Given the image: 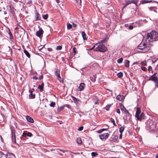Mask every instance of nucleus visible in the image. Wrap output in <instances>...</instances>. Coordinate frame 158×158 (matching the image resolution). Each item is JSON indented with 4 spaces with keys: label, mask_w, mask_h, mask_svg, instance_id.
I'll use <instances>...</instances> for the list:
<instances>
[{
    "label": "nucleus",
    "mask_w": 158,
    "mask_h": 158,
    "mask_svg": "<svg viewBox=\"0 0 158 158\" xmlns=\"http://www.w3.org/2000/svg\"><path fill=\"white\" fill-rule=\"evenodd\" d=\"M146 42L143 41L138 46L137 48L141 50L143 52H145L150 49L151 45L149 42L158 40V32L156 31H152L151 32L147 33L144 37Z\"/></svg>",
    "instance_id": "f257e3e1"
},
{
    "label": "nucleus",
    "mask_w": 158,
    "mask_h": 158,
    "mask_svg": "<svg viewBox=\"0 0 158 158\" xmlns=\"http://www.w3.org/2000/svg\"><path fill=\"white\" fill-rule=\"evenodd\" d=\"M155 119H148L147 122V129L149 132L154 131L156 127Z\"/></svg>",
    "instance_id": "f03ea898"
},
{
    "label": "nucleus",
    "mask_w": 158,
    "mask_h": 158,
    "mask_svg": "<svg viewBox=\"0 0 158 158\" xmlns=\"http://www.w3.org/2000/svg\"><path fill=\"white\" fill-rule=\"evenodd\" d=\"M10 127L11 131V138L12 142L16 143V136L15 133L16 132L15 127L12 125L10 126Z\"/></svg>",
    "instance_id": "7ed1b4c3"
},
{
    "label": "nucleus",
    "mask_w": 158,
    "mask_h": 158,
    "mask_svg": "<svg viewBox=\"0 0 158 158\" xmlns=\"http://www.w3.org/2000/svg\"><path fill=\"white\" fill-rule=\"evenodd\" d=\"M107 49L106 47L103 44H100L96 48V51L102 52H106Z\"/></svg>",
    "instance_id": "20e7f679"
},
{
    "label": "nucleus",
    "mask_w": 158,
    "mask_h": 158,
    "mask_svg": "<svg viewBox=\"0 0 158 158\" xmlns=\"http://www.w3.org/2000/svg\"><path fill=\"white\" fill-rule=\"evenodd\" d=\"M156 73H155L149 79V80L153 81L156 85L158 84V77L156 76Z\"/></svg>",
    "instance_id": "39448f33"
},
{
    "label": "nucleus",
    "mask_w": 158,
    "mask_h": 158,
    "mask_svg": "<svg viewBox=\"0 0 158 158\" xmlns=\"http://www.w3.org/2000/svg\"><path fill=\"white\" fill-rule=\"evenodd\" d=\"M18 35H19V37L22 38V41H23V36L25 35V30L21 28L20 30H18Z\"/></svg>",
    "instance_id": "423d86ee"
},
{
    "label": "nucleus",
    "mask_w": 158,
    "mask_h": 158,
    "mask_svg": "<svg viewBox=\"0 0 158 158\" xmlns=\"http://www.w3.org/2000/svg\"><path fill=\"white\" fill-rule=\"evenodd\" d=\"M2 158H16V157L13 153L8 152Z\"/></svg>",
    "instance_id": "0eeeda50"
},
{
    "label": "nucleus",
    "mask_w": 158,
    "mask_h": 158,
    "mask_svg": "<svg viewBox=\"0 0 158 158\" xmlns=\"http://www.w3.org/2000/svg\"><path fill=\"white\" fill-rule=\"evenodd\" d=\"M72 98L73 100L75 103L76 104L77 106H79L81 103V100L79 99H77L75 97L73 96H72Z\"/></svg>",
    "instance_id": "6e6552de"
},
{
    "label": "nucleus",
    "mask_w": 158,
    "mask_h": 158,
    "mask_svg": "<svg viewBox=\"0 0 158 158\" xmlns=\"http://www.w3.org/2000/svg\"><path fill=\"white\" fill-rule=\"evenodd\" d=\"M108 133H104L102 135H99V137L101 139L103 140L104 139H107L109 136Z\"/></svg>",
    "instance_id": "1a4fd4ad"
},
{
    "label": "nucleus",
    "mask_w": 158,
    "mask_h": 158,
    "mask_svg": "<svg viewBox=\"0 0 158 158\" xmlns=\"http://www.w3.org/2000/svg\"><path fill=\"white\" fill-rule=\"evenodd\" d=\"M85 86V85L84 83H81L78 89V90L80 91L83 90Z\"/></svg>",
    "instance_id": "9d476101"
},
{
    "label": "nucleus",
    "mask_w": 158,
    "mask_h": 158,
    "mask_svg": "<svg viewBox=\"0 0 158 158\" xmlns=\"http://www.w3.org/2000/svg\"><path fill=\"white\" fill-rule=\"evenodd\" d=\"M40 14L37 11V10L35 11V21L40 20H41V17H40Z\"/></svg>",
    "instance_id": "9b49d317"
},
{
    "label": "nucleus",
    "mask_w": 158,
    "mask_h": 158,
    "mask_svg": "<svg viewBox=\"0 0 158 158\" xmlns=\"http://www.w3.org/2000/svg\"><path fill=\"white\" fill-rule=\"evenodd\" d=\"M141 113L140 109L139 108L137 107V108L136 114L135 115V117L137 118H139V115Z\"/></svg>",
    "instance_id": "f8f14e48"
},
{
    "label": "nucleus",
    "mask_w": 158,
    "mask_h": 158,
    "mask_svg": "<svg viewBox=\"0 0 158 158\" xmlns=\"http://www.w3.org/2000/svg\"><path fill=\"white\" fill-rule=\"evenodd\" d=\"M44 31L42 29H40L38 31H37L36 33V35L39 37H40L41 35H42Z\"/></svg>",
    "instance_id": "ddd939ff"
},
{
    "label": "nucleus",
    "mask_w": 158,
    "mask_h": 158,
    "mask_svg": "<svg viewBox=\"0 0 158 158\" xmlns=\"http://www.w3.org/2000/svg\"><path fill=\"white\" fill-rule=\"evenodd\" d=\"M119 105L121 110L123 112H124V113H125L126 112H127V110L123 106V105L122 104V103H120Z\"/></svg>",
    "instance_id": "4468645a"
},
{
    "label": "nucleus",
    "mask_w": 158,
    "mask_h": 158,
    "mask_svg": "<svg viewBox=\"0 0 158 158\" xmlns=\"http://www.w3.org/2000/svg\"><path fill=\"white\" fill-rule=\"evenodd\" d=\"M8 34L9 35V39L10 41L12 42H14V37L12 34L10 29H9L8 31Z\"/></svg>",
    "instance_id": "2eb2a0df"
},
{
    "label": "nucleus",
    "mask_w": 158,
    "mask_h": 158,
    "mask_svg": "<svg viewBox=\"0 0 158 158\" xmlns=\"http://www.w3.org/2000/svg\"><path fill=\"white\" fill-rule=\"evenodd\" d=\"M116 98L117 100L119 101H122L124 99L125 97L123 95H118L117 96Z\"/></svg>",
    "instance_id": "dca6fc26"
},
{
    "label": "nucleus",
    "mask_w": 158,
    "mask_h": 158,
    "mask_svg": "<svg viewBox=\"0 0 158 158\" xmlns=\"http://www.w3.org/2000/svg\"><path fill=\"white\" fill-rule=\"evenodd\" d=\"M153 2L152 0H142L140 2V4H144L148 3H153Z\"/></svg>",
    "instance_id": "f3484780"
},
{
    "label": "nucleus",
    "mask_w": 158,
    "mask_h": 158,
    "mask_svg": "<svg viewBox=\"0 0 158 158\" xmlns=\"http://www.w3.org/2000/svg\"><path fill=\"white\" fill-rule=\"evenodd\" d=\"M118 138V135H115L113 137H111L109 140L111 142H115Z\"/></svg>",
    "instance_id": "a211bd4d"
},
{
    "label": "nucleus",
    "mask_w": 158,
    "mask_h": 158,
    "mask_svg": "<svg viewBox=\"0 0 158 158\" xmlns=\"http://www.w3.org/2000/svg\"><path fill=\"white\" fill-rule=\"evenodd\" d=\"M29 92L30 93V94L29 95V98L30 99H34L35 98V94H32L33 91H32L29 90Z\"/></svg>",
    "instance_id": "6ab92c4d"
},
{
    "label": "nucleus",
    "mask_w": 158,
    "mask_h": 158,
    "mask_svg": "<svg viewBox=\"0 0 158 158\" xmlns=\"http://www.w3.org/2000/svg\"><path fill=\"white\" fill-rule=\"evenodd\" d=\"M44 86V84L43 82L41 83V85H39L38 86V88L40 89V92H42L43 91Z\"/></svg>",
    "instance_id": "aec40b11"
},
{
    "label": "nucleus",
    "mask_w": 158,
    "mask_h": 158,
    "mask_svg": "<svg viewBox=\"0 0 158 158\" xmlns=\"http://www.w3.org/2000/svg\"><path fill=\"white\" fill-rule=\"evenodd\" d=\"M125 114H126V118H131V115L130 114L128 111L126 112Z\"/></svg>",
    "instance_id": "412c9836"
},
{
    "label": "nucleus",
    "mask_w": 158,
    "mask_h": 158,
    "mask_svg": "<svg viewBox=\"0 0 158 158\" xmlns=\"http://www.w3.org/2000/svg\"><path fill=\"white\" fill-rule=\"evenodd\" d=\"M133 0H125V4L127 6L128 5L132 3Z\"/></svg>",
    "instance_id": "4be33fe9"
},
{
    "label": "nucleus",
    "mask_w": 158,
    "mask_h": 158,
    "mask_svg": "<svg viewBox=\"0 0 158 158\" xmlns=\"http://www.w3.org/2000/svg\"><path fill=\"white\" fill-rule=\"evenodd\" d=\"M81 35L82 37L83 40H87V38L86 37V35L85 32L83 31L81 33Z\"/></svg>",
    "instance_id": "5701e85b"
},
{
    "label": "nucleus",
    "mask_w": 158,
    "mask_h": 158,
    "mask_svg": "<svg viewBox=\"0 0 158 158\" xmlns=\"http://www.w3.org/2000/svg\"><path fill=\"white\" fill-rule=\"evenodd\" d=\"M23 52L27 57L30 58V55L26 49L23 50Z\"/></svg>",
    "instance_id": "b1692460"
},
{
    "label": "nucleus",
    "mask_w": 158,
    "mask_h": 158,
    "mask_svg": "<svg viewBox=\"0 0 158 158\" xmlns=\"http://www.w3.org/2000/svg\"><path fill=\"white\" fill-rule=\"evenodd\" d=\"M90 78L91 81L93 82H94L96 81V76L95 75H94L93 77H90Z\"/></svg>",
    "instance_id": "393cba45"
},
{
    "label": "nucleus",
    "mask_w": 158,
    "mask_h": 158,
    "mask_svg": "<svg viewBox=\"0 0 158 158\" xmlns=\"http://www.w3.org/2000/svg\"><path fill=\"white\" fill-rule=\"evenodd\" d=\"M130 61L128 60H126L124 62V64L126 67H128L129 66Z\"/></svg>",
    "instance_id": "a878e982"
},
{
    "label": "nucleus",
    "mask_w": 158,
    "mask_h": 158,
    "mask_svg": "<svg viewBox=\"0 0 158 158\" xmlns=\"http://www.w3.org/2000/svg\"><path fill=\"white\" fill-rule=\"evenodd\" d=\"M123 76V73L122 72H120L117 74L118 77L119 78L122 77Z\"/></svg>",
    "instance_id": "bb28decb"
},
{
    "label": "nucleus",
    "mask_w": 158,
    "mask_h": 158,
    "mask_svg": "<svg viewBox=\"0 0 158 158\" xmlns=\"http://www.w3.org/2000/svg\"><path fill=\"white\" fill-rule=\"evenodd\" d=\"M77 142L78 144H81L82 143V141L81 138H78L77 139Z\"/></svg>",
    "instance_id": "cd10ccee"
},
{
    "label": "nucleus",
    "mask_w": 158,
    "mask_h": 158,
    "mask_svg": "<svg viewBox=\"0 0 158 158\" xmlns=\"http://www.w3.org/2000/svg\"><path fill=\"white\" fill-rule=\"evenodd\" d=\"M124 130V128L123 127H120L119 129V131L120 133L122 134Z\"/></svg>",
    "instance_id": "c85d7f7f"
},
{
    "label": "nucleus",
    "mask_w": 158,
    "mask_h": 158,
    "mask_svg": "<svg viewBox=\"0 0 158 158\" xmlns=\"http://www.w3.org/2000/svg\"><path fill=\"white\" fill-rule=\"evenodd\" d=\"M98 154L96 152H93L91 153V155L92 156L95 157L96 156H98Z\"/></svg>",
    "instance_id": "c756f323"
},
{
    "label": "nucleus",
    "mask_w": 158,
    "mask_h": 158,
    "mask_svg": "<svg viewBox=\"0 0 158 158\" xmlns=\"http://www.w3.org/2000/svg\"><path fill=\"white\" fill-rule=\"evenodd\" d=\"M55 75L57 76L60 75V70H58V69H56V70L55 72Z\"/></svg>",
    "instance_id": "7c9ffc66"
},
{
    "label": "nucleus",
    "mask_w": 158,
    "mask_h": 158,
    "mask_svg": "<svg viewBox=\"0 0 158 158\" xmlns=\"http://www.w3.org/2000/svg\"><path fill=\"white\" fill-rule=\"evenodd\" d=\"M22 136L23 137H25L27 139H28V138H27V133L25 132L24 131L23 132V133Z\"/></svg>",
    "instance_id": "2f4dec72"
},
{
    "label": "nucleus",
    "mask_w": 158,
    "mask_h": 158,
    "mask_svg": "<svg viewBox=\"0 0 158 158\" xmlns=\"http://www.w3.org/2000/svg\"><path fill=\"white\" fill-rule=\"evenodd\" d=\"M123 60V58H121L118 59L117 60V62L118 63L120 64L122 62Z\"/></svg>",
    "instance_id": "473e14b6"
},
{
    "label": "nucleus",
    "mask_w": 158,
    "mask_h": 158,
    "mask_svg": "<svg viewBox=\"0 0 158 158\" xmlns=\"http://www.w3.org/2000/svg\"><path fill=\"white\" fill-rule=\"evenodd\" d=\"M76 2L78 5H81V0H76Z\"/></svg>",
    "instance_id": "72a5a7b5"
},
{
    "label": "nucleus",
    "mask_w": 158,
    "mask_h": 158,
    "mask_svg": "<svg viewBox=\"0 0 158 158\" xmlns=\"http://www.w3.org/2000/svg\"><path fill=\"white\" fill-rule=\"evenodd\" d=\"M56 105V103L54 102H52L50 104V106L52 107H54Z\"/></svg>",
    "instance_id": "f704fd0d"
},
{
    "label": "nucleus",
    "mask_w": 158,
    "mask_h": 158,
    "mask_svg": "<svg viewBox=\"0 0 158 158\" xmlns=\"http://www.w3.org/2000/svg\"><path fill=\"white\" fill-rule=\"evenodd\" d=\"M64 106L60 107L58 108L57 109V111L58 112H60L62 111L64 109Z\"/></svg>",
    "instance_id": "c9c22d12"
},
{
    "label": "nucleus",
    "mask_w": 158,
    "mask_h": 158,
    "mask_svg": "<svg viewBox=\"0 0 158 158\" xmlns=\"http://www.w3.org/2000/svg\"><path fill=\"white\" fill-rule=\"evenodd\" d=\"M43 17L44 19H46L48 18V15L46 14L44 15H43Z\"/></svg>",
    "instance_id": "e433bc0d"
},
{
    "label": "nucleus",
    "mask_w": 158,
    "mask_h": 158,
    "mask_svg": "<svg viewBox=\"0 0 158 158\" xmlns=\"http://www.w3.org/2000/svg\"><path fill=\"white\" fill-rule=\"evenodd\" d=\"M72 27V25L70 23H69L67 24V29H71Z\"/></svg>",
    "instance_id": "4c0bfd02"
},
{
    "label": "nucleus",
    "mask_w": 158,
    "mask_h": 158,
    "mask_svg": "<svg viewBox=\"0 0 158 158\" xmlns=\"http://www.w3.org/2000/svg\"><path fill=\"white\" fill-rule=\"evenodd\" d=\"M57 77L58 78V80L60 82L62 81L63 82V81L62 80V78H61L60 75H59L58 76H57Z\"/></svg>",
    "instance_id": "58836bf2"
},
{
    "label": "nucleus",
    "mask_w": 158,
    "mask_h": 158,
    "mask_svg": "<svg viewBox=\"0 0 158 158\" xmlns=\"http://www.w3.org/2000/svg\"><path fill=\"white\" fill-rule=\"evenodd\" d=\"M27 136L29 137H31L33 136V135L30 132H28L27 133Z\"/></svg>",
    "instance_id": "ea45409f"
},
{
    "label": "nucleus",
    "mask_w": 158,
    "mask_h": 158,
    "mask_svg": "<svg viewBox=\"0 0 158 158\" xmlns=\"http://www.w3.org/2000/svg\"><path fill=\"white\" fill-rule=\"evenodd\" d=\"M27 121L31 123H33L34 122V119H27Z\"/></svg>",
    "instance_id": "a19ab883"
},
{
    "label": "nucleus",
    "mask_w": 158,
    "mask_h": 158,
    "mask_svg": "<svg viewBox=\"0 0 158 158\" xmlns=\"http://www.w3.org/2000/svg\"><path fill=\"white\" fill-rule=\"evenodd\" d=\"M76 48L75 47H73V52L75 53V54H76V53H77V51H76Z\"/></svg>",
    "instance_id": "79ce46f5"
},
{
    "label": "nucleus",
    "mask_w": 158,
    "mask_h": 158,
    "mask_svg": "<svg viewBox=\"0 0 158 158\" xmlns=\"http://www.w3.org/2000/svg\"><path fill=\"white\" fill-rule=\"evenodd\" d=\"M138 1V0H133V1L132 2V3L134 4L136 6H137V2Z\"/></svg>",
    "instance_id": "37998d69"
},
{
    "label": "nucleus",
    "mask_w": 158,
    "mask_h": 158,
    "mask_svg": "<svg viewBox=\"0 0 158 158\" xmlns=\"http://www.w3.org/2000/svg\"><path fill=\"white\" fill-rule=\"evenodd\" d=\"M111 122L113 123V125L115 126H117L115 121L114 120V119H110Z\"/></svg>",
    "instance_id": "c03bdc74"
},
{
    "label": "nucleus",
    "mask_w": 158,
    "mask_h": 158,
    "mask_svg": "<svg viewBox=\"0 0 158 158\" xmlns=\"http://www.w3.org/2000/svg\"><path fill=\"white\" fill-rule=\"evenodd\" d=\"M112 104H108L105 107H104L103 108V109H105L106 110V108L109 107V108H110V107H111Z\"/></svg>",
    "instance_id": "a18cd8bd"
},
{
    "label": "nucleus",
    "mask_w": 158,
    "mask_h": 158,
    "mask_svg": "<svg viewBox=\"0 0 158 158\" xmlns=\"http://www.w3.org/2000/svg\"><path fill=\"white\" fill-rule=\"evenodd\" d=\"M62 48L61 46H57L56 49L57 50H60Z\"/></svg>",
    "instance_id": "49530a36"
},
{
    "label": "nucleus",
    "mask_w": 158,
    "mask_h": 158,
    "mask_svg": "<svg viewBox=\"0 0 158 158\" xmlns=\"http://www.w3.org/2000/svg\"><path fill=\"white\" fill-rule=\"evenodd\" d=\"M141 69L142 70H143V71H145L147 70L146 68L144 66H141Z\"/></svg>",
    "instance_id": "de8ad7c7"
},
{
    "label": "nucleus",
    "mask_w": 158,
    "mask_h": 158,
    "mask_svg": "<svg viewBox=\"0 0 158 158\" xmlns=\"http://www.w3.org/2000/svg\"><path fill=\"white\" fill-rule=\"evenodd\" d=\"M83 126H81L78 128V130L79 131H81L83 130Z\"/></svg>",
    "instance_id": "09e8293b"
},
{
    "label": "nucleus",
    "mask_w": 158,
    "mask_h": 158,
    "mask_svg": "<svg viewBox=\"0 0 158 158\" xmlns=\"http://www.w3.org/2000/svg\"><path fill=\"white\" fill-rule=\"evenodd\" d=\"M4 155L5 154H4V153L2 152L1 151H0V158L2 157L3 156V155L4 156Z\"/></svg>",
    "instance_id": "8fccbe9b"
},
{
    "label": "nucleus",
    "mask_w": 158,
    "mask_h": 158,
    "mask_svg": "<svg viewBox=\"0 0 158 158\" xmlns=\"http://www.w3.org/2000/svg\"><path fill=\"white\" fill-rule=\"evenodd\" d=\"M43 78V74H41V76H40L38 79L40 80H41Z\"/></svg>",
    "instance_id": "3c124183"
},
{
    "label": "nucleus",
    "mask_w": 158,
    "mask_h": 158,
    "mask_svg": "<svg viewBox=\"0 0 158 158\" xmlns=\"http://www.w3.org/2000/svg\"><path fill=\"white\" fill-rule=\"evenodd\" d=\"M144 114L143 113H142L140 116V118H142L144 116Z\"/></svg>",
    "instance_id": "603ef678"
},
{
    "label": "nucleus",
    "mask_w": 158,
    "mask_h": 158,
    "mask_svg": "<svg viewBox=\"0 0 158 158\" xmlns=\"http://www.w3.org/2000/svg\"><path fill=\"white\" fill-rule=\"evenodd\" d=\"M64 107H68V108H70V106L69 105V104H65V105H64Z\"/></svg>",
    "instance_id": "864d4df0"
},
{
    "label": "nucleus",
    "mask_w": 158,
    "mask_h": 158,
    "mask_svg": "<svg viewBox=\"0 0 158 158\" xmlns=\"http://www.w3.org/2000/svg\"><path fill=\"white\" fill-rule=\"evenodd\" d=\"M149 10L151 11V10H154V9L155 8V7H150L149 8H148Z\"/></svg>",
    "instance_id": "5fc2aeb1"
},
{
    "label": "nucleus",
    "mask_w": 158,
    "mask_h": 158,
    "mask_svg": "<svg viewBox=\"0 0 158 158\" xmlns=\"http://www.w3.org/2000/svg\"><path fill=\"white\" fill-rule=\"evenodd\" d=\"M148 70L149 71H151L152 70V67L151 66H149Z\"/></svg>",
    "instance_id": "6e6d98bb"
},
{
    "label": "nucleus",
    "mask_w": 158,
    "mask_h": 158,
    "mask_svg": "<svg viewBox=\"0 0 158 158\" xmlns=\"http://www.w3.org/2000/svg\"><path fill=\"white\" fill-rule=\"evenodd\" d=\"M58 123H57V124H59V123L60 124H62V123H63V122L61 121H60V120H59V121H57Z\"/></svg>",
    "instance_id": "4d7b16f0"
},
{
    "label": "nucleus",
    "mask_w": 158,
    "mask_h": 158,
    "mask_svg": "<svg viewBox=\"0 0 158 158\" xmlns=\"http://www.w3.org/2000/svg\"><path fill=\"white\" fill-rule=\"evenodd\" d=\"M129 28L130 29L132 30V29L133 28V26L132 25H130L129 26Z\"/></svg>",
    "instance_id": "13d9d810"
},
{
    "label": "nucleus",
    "mask_w": 158,
    "mask_h": 158,
    "mask_svg": "<svg viewBox=\"0 0 158 158\" xmlns=\"http://www.w3.org/2000/svg\"><path fill=\"white\" fill-rule=\"evenodd\" d=\"M57 150L58 152H59V151H60L63 152V153H64V150H62L60 149L59 148L57 149Z\"/></svg>",
    "instance_id": "bf43d9fd"
},
{
    "label": "nucleus",
    "mask_w": 158,
    "mask_h": 158,
    "mask_svg": "<svg viewBox=\"0 0 158 158\" xmlns=\"http://www.w3.org/2000/svg\"><path fill=\"white\" fill-rule=\"evenodd\" d=\"M107 129H108V128H103V129H101L102 132L105 131H107Z\"/></svg>",
    "instance_id": "052dcab7"
},
{
    "label": "nucleus",
    "mask_w": 158,
    "mask_h": 158,
    "mask_svg": "<svg viewBox=\"0 0 158 158\" xmlns=\"http://www.w3.org/2000/svg\"><path fill=\"white\" fill-rule=\"evenodd\" d=\"M105 41H106L105 40H102L100 41V42L101 43V44H102L103 43H105Z\"/></svg>",
    "instance_id": "680f3d73"
},
{
    "label": "nucleus",
    "mask_w": 158,
    "mask_h": 158,
    "mask_svg": "<svg viewBox=\"0 0 158 158\" xmlns=\"http://www.w3.org/2000/svg\"><path fill=\"white\" fill-rule=\"evenodd\" d=\"M102 132L101 129H100L99 130H98V131H97V132L98 133V134H100Z\"/></svg>",
    "instance_id": "e2e57ef3"
},
{
    "label": "nucleus",
    "mask_w": 158,
    "mask_h": 158,
    "mask_svg": "<svg viewBox=\"0 0 158 158\" xmlns=\"http://www.w3.org/2000/svg\"><path fill=\"white\" fill-rule=\"evenodd\" d=\"M122 134L120 133L119 136V138L120 139H122Z\"/></svg>",
    "instance_id": "0e129e2a"
},
{
    "label": "nucleus",
    "mask_w": 158,
    "mask_h": 158,
    "mask_svg": "<svg viewBox=\"0 0 158 158\" xmlns=\"http://www.w3.org/2000/svg\"><path fill=\"white\" fill-rule=\"evenodd\" d=\"M33 78L34 79H35V80H37L38 79V77H36V76H34L33 77Z\"/></svg>",
    "instance_id": "69168bd1"
},
{
    "label": "nucleus",
    "mask_w": 158,
    "mask_h": 158,
    "mask_svg": "<svg viewBox=\"0 0 158 158\" xmlns=\"http://www.w3.org/2000/svg\"><path fill=\"white\" fill-rule=\"evenodd\" d=\"M116 112L120 114V110L119 109H117L116 110Z\"/></svg>",
    "instance_id": "338daca9"
},
{
    "label": "nucleus",
    "mask_w": 158,
    "mask_h": 158,
    "mask_svg": "<svg viewBox=\"0 0 158 158\" xmlns=\"http://www.w3.org/2000/svg\"><path fill=\"white\" fill-rule=\"evenodd\" d=\"M146 63V62L145 61H143V62H142L141 63V64L142 65H145V64Z\"/></svg>",
    "instance_id": "774afa93"
}]
</instances>
